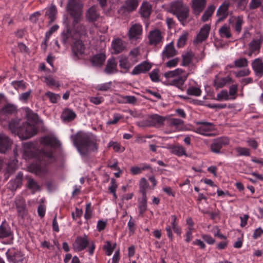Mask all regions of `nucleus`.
Instances as JSON below:
<instances>
[{"instance_id": "obj_19", "label": "nucleus", "mask_w": 263, "mask_h": 263, "mask_svg": "<svg viewBox=\"0 0 263 263\" xmlns=\"http://www.w3.org/2000/svg\"><path fill=\"white\" fill-rule=\"evenodd\" d=\"M178 53L177 51L176 50L173 42H171L166 45L162 52V57L164 58L169 59L176 55Z\"/></svg>"}, {"instance_id": "obj_46", "label": "nucleus", "mask_w": 263, "mask_h": 263, "mask_svg": "<svg viewBox=\"0 0 263 263\" xmlns=\"http://www.w3.org/2000/svg\"><path fill=\"white\" fill-rule=\"evenodd\" d=\"M188 35L189 34L187 32H184L179 37L177 41V47L181 48L183 47L185 45Z\"/></svg>"}, {"instance_id": "obj_26", "label": "nucleus", "mask_w": 263, "mask_h": 263, "mask_svg": "<svg viewBox=\"0 0 263 263\" xmlns=\"http://www.w3.org/2000/svg\"><path fill=\"white\" fill-rule=\"evenodd\" d=\"M186 77L179 76V77H177V78L172 80H167L166 84L176 86L180 89L183 90V89L182 87L184 85L185 81L186 80Z\"/></svg>"}, {"instance_id": "obj_36", "label": "nucleus", "mask_w": 263, "mask_h": 263, "mask_svg": "<svg viewBox=\"0 0 263 263\" xmlns=\"http://www.w3.org/2000/svg\"><path fill=\"white\" fill-rule=\"evenodd\" d=\"M183 72V70L180 68H177L173 71H169L164 73V76L168 79V80H171V79H174L180 76Z\"/></svg>"}, {"instance_id": "obj_40", "label": "nucleus", "mask_w": 263, "mask_h": 263, "mask_svg": "<svg viewBox=\"0 0 263 263\" xmlns=\"http://www.w3.org/2000/svg\"><path fill=\"white\" fill-rule=\"evenodd\" d=\"M219 33L221 37L229 39L231 37L230 28L226 25L222 26L219 30Z\"/></svg>"}, {"instance_id": "obj_41", "label": "nucleus", "mask_w": 263, "mask_h": 263, "mask_svg": "<svg viewBox=\"0 0 263 263\" xmlns=\"http://www.w3.org/2000/svg\"><path fill=\"white\" fill-rule=\"evenodd\" d=\"M76 33H78L80 36H85L87 34L86 27L83 24H79L74 26L72 25Z\"/></svg>"}, {"instance_id": "obj_39", "label": "nucleus", "mask_w": 263, "mask_h": 263, "mask_svg": "<svg viewBox=\"0 0 263 263\" xmlns=\"http://www.w3.org/2000/svg\"><path fill=\"white\" fill-rule=\"evenodd\" d=\"M194 54L192 52H187L182 55V61L181 65L183 66H188L192 61Z\"/></svg>"}, {"instance_id": "obj_1", "label": "nucleus", "mask_w": 263, "mask_h": 263, "mask_svg": "<svg viewBox=\"0 0 263 263\" xmlns=\"http://www.w3.org/2000/svg\"><path fill=\"white\" fill-rule=\"evenodd\" d=\"M71 138L74 145L82 155H86L89 151H96L98 149L96 141L87 135L77 134Z\"/></svg>"}, {"instance_id": "obj_28", "label": "nucleus", "mask_w": 263, "mask_h": 263, "mask_svg": "<svg viewBox=\"0 0 263 263\" xmlns=\"http://www.w3.org/2000/svg\"><path fill=\"white\" fill-rule=\"evenodd\" d=\"M40 142L44 145L53 147H58L60 145L59 141L57 139L50 136H46L42 137Z\"/></svg>"}, {"instance_id": "obj_4", "label": "nucleus", "mask_w": 263, "mask_h": 263, "mask_svg": "<svg viewBox=\"0 0 263 263\" xmlns=\"http://www.w3.org/2000/svg\"><path fill=\"white\" fill-rule=\"evenodd\" d=\"M37 131L34 125L26 122L20 125L17 134L21 139L25 140L34 136Z\"/></svg>"}, {"instance_id": "obj_6", "label": "nucleus", "mask_w": 263, "mask_h": 263, "mask_svg": "<svg viewBox=\"0 0 263 263\" xmlns=\"http://www.w3.org/2000/svg\"><path fill=\"white\" fill-rule=\"evenodd\" d=\"M85 16L89 23H95L101 17L100 11L98 6L93 5L89 8L85 12Z\"/></svg>"}, {"instance_id": "obj_31", "label": "nucleus", "mask_w": 263, "mask_h": 263, "mask_svg": "<svg viewBox=\"0 0 263 263\" xmlns=\"http://www.w3.org/2000/svg\"><path fill=\"white\" fill-rule=\"evenodd\" d=\"M214 86L217 88H222L226 85L232 82V79L229 77H227L223 78H216L214 80Z\"/></svg>"}, {"instance_id": "obj_64", "label": "nucleus", "mask_w": 263, "mask_h": 263, "mask_svg": "<svg viewBox=\"0 0 263 263\" xmlns=\"http://www.w3.org/2000/svg\"><path fill=\"white\" fill-rule=\"evenodd\" d=\"M111 82L102 84L97 86V89L100 91H107L110 88Z\"/></svg>"}, {"instance_id": "obj_52", "label": "nucleus", "mask_w": 263, "mask_h": 263, "mask_svg": "<svg viewBox=\"0 0 263 263\" xmlns=\"http://www.w3.org/2000/svg\"><path fill=\"white\" fill-rule=\"evenodd\" d=\"M39 117L36 114L32 112H27V120L32 125L36 123L38 121Z\"/></svg>"}, {"instance_id": "obj_33", "label": "nucleus", "mask_w": 263, "mask_h": 263, "mask_svg": "<svg viewBox=\"0 0 263 263\" xmlns=\"http://www.w3.org/2000/svg\"><path fill=\"white\" fill-rule=\"evenodd\" d=\"M140 13L143 17H149L151 13V6L147 2H144L141 6Z\"/></svg>"}, {"instance_id": "obj_23", "label": "nucleus", "mask_w": 263, "mask_h": 263, "mask_svg": "<svg viewBox=\"0 0 263 263\" xmlns=\"http://www.w3.org/2000/svg\"><path fill=\"white\" fill-rule=\"evenodd\" d=\"M8 259L13 263H18L23 260V255L18 251L9 250L7 253Z\"/></svg>"}, {"instance_id": "obj_43", "label": "nucleus", "mask_w": 263, "mask_h": 263, "mask_svg": "<svg viewBox=\"0 0 263 263\" xmlns=\"http://www.w3.org/2000/svg\"><path fill=\"white\" fill-rule=\"evenodd\" d=\"M148 186V184L145 178H142L140 182L139 192L142 194V196H146V190Z\"/></svg>"}, {"instance_id": "obj_61", "label": "nucleus", "mask_w": 263, "mask_h": 263, "mask_svg": "<svg viewBox=\"0 0 263 263\" xmlns=\"http://www.w3.org/2000/svg\"><path fill=\"white\" fill-rule=\"evenodd\" d=\"M179 61V59L176 58L167 62L165 63V65L166 67L169 68L175 67L178 64Z\"/></svg>"}, {"instance_id": "obj_24", "label": "nucleus", "mask_w": 263, "mask_h": 263, "mask_svg": "<svg viewBox=\"0 0 263 263\" xmlns=\"http://www.w3.org/2000/svg\"><path fill=\"white\" fill-rule=\"evenodd\" d=\"M210 28V25L209 24L203 25L197 36L196 40L197 42L201 43L208 38Z\"/></svg>"}, {"instance_id": "obj_55", "label": "nucleus", "mask_w": 263, "mask_h": 263, "mask_svg": "<svg viewBox=\"0 0 263 263\" xmlns=\"http://www.w3.org/2000/svg\"><path fill=\"white\" fill-rule=\"evenodd\" d=\"M235 151L239 156H249L250 155L249 149L246 147H237Z\"/></svg>"}, {"instance_id": "obj_7", "label": "nucleus", "mask_w": 263, "mask_h": 263, "mask_svg": "<svg viewBox=\"0 0 263 263\" xmlns=\"http://www.w3.org/2000/svg\"><path fill=\"white\" fill-rule=\"evenodd\" d=\"M17 111L16 106L7 103L0 109V122L7 120L9 116Z\"/></svg>"}, {"instance_id": "obj_27", "label": "nucleus", "mask_w": 263, "mask_h": 263, "mask_svg": "<svg viewBox=\"0 0 263 263\" xmlns=\"http://www.w3.org/2000/svg\"><path fill=\"white\" fill-rule=\"evenodd\" d=\"M106 59V55L105 53H101L93 55L90 59V62L94 66L100 67L105 62Z\"/></svg>"}, {"instance_id": "obj_14", "label": "nucleus", "mask_w": 263, "mask_h": 263, "mask_svg": "<svg viewBox=\"0 0 263 263\" xmlns=\"http://www.w3.org/2000/svg\"><path fill=\"white\" fill-rule=\"evenodd\" d=\"M12 141L6 135L0 134V153H5L11 147Z\"/></svg>"}, {"instance_id": "obj_62", "label": "nucleus", "mask_w": 263, "mask_h": 263, "mask_svg": "<svg viewBox=\"0 0 263 263\" xmlns=\"http://www.w3.org/2000/svg\"><path fill=\"white\" fill-rule=\"evenodd\" d=\"M91 203H88L86 205L85 213L84 217L86 219L88 220L90 218L91 216V210L90 209Z\"/></svg>"}, {"instance_id": "obj_2", "label": "nucleus", "mask_w": 263, "mask_h": 263, "mask_svg": "<svg viewBox=\"0 0 263 263\" xmlns=\"http://www.w3.org/2000/svg\"><path fill=\"white\" fill-rule=\"evenodd\" d=\"M170 12L175 15L182 25H184L189 17V7L184 5L182 2L176 1L171 4Z\"/></svg>"}, {"instance_id": "obj_21", "label": "nucleus", "mask_w": 263, "mask_h": 263, "mask_svg": "<svg viewBox=\"0 0 263 263\" xmlns=\"http://www.w3.org/2000/svg\"><path fill=\"white\" fill-rule=\"evenodd\" d=\"M229 6V3H224L219 7L216 13L217 16L219 17L217 22L222 21L228 16V9Z\"/></svg>"}, {"instance_id": "obj_17", "label": "nucleus", "mask_w": 263, "mask_h": 263, "mask_svg": "<svg viewBox=\"0 0 263 263\" xmlns=\"http://www.w3.org/2000/svg\"><path fill=\"white\" fill-rule=\"evenodd\" d=\"M85 47L83 42L80 40H77L72 46V51L74 57L78 58L82 55L85 51Z\"/></svg>"}, {"instance_id": "obj_56", "label": "nucleus", "mask_w": 263, "mask_h": 263, "mask_svg": "<svg viewBox=\"0 0 263 263\" xmlns=\"http://www.w3.org/2000/svg\"><path fill=\"white\" fill-rule=\"evenodd\" d=\"M159 69H155L149 73V77L152 81L155 82L159 81Z\"/></svg>"}, {"instance_id": "obj_60", "label": "nucleus", "mask_w": 263, "mask_h": 263, "mask_svg": "<svg viewBox=\"0 0 263 263\" xmlns=\"http://www.w3.org/2000/svg\"><path fill=\"white\" fill-rule=\"evenodd\" d=\"M116 244H115L114 247H111V244L110 242L107 241L106 245L104 246V249L106 251V253L107 255H110L113 252L114 247Z\"/></svg>"}, {"instance_id": "obj_44", "label": "nucleus", "mask_w": 263, "mask_h": 263, "mask_svg": "<svg viewBox=\"0 0 263 263\" xmlns=\"http://www.w3.org/2000/svg\"><path fill=\"white\" fill-rule=\"evenodd\" d=\"M139 213L142 214L147 210V197L146 196H142L141 200L139 203Z\"/></svg>"}, {"instance_id": "obj_35", "label": "nucleus", "mask_w": 263, "mask_h": 263, "mask_svg": "<svg viewBox=\"0 0 263 263\" xmlns=\"http://www.w3.org/2000/svg\"><path fill=\"white\" fill-rule=\"evenodd\" d=\"M20 121L21 120L20 119H13L9 122L8 127L9 130L13 134H15L17 133V131L20 126L19 125H20Z\"/></svg>"}, {"instance_id": "obj_63", "label": "nucleus", "mask_w": 263, "mask_h": 263, "mask_svg": "<svg viewBox=\"0 0 263 263\" xmlns=\"http://www.w3.org/2000/svg\"><path fill=\"white\" fill-rule=\"evenodd\" d=\"M31 90H29L25 92L22 93L20 96L19 99L21 101L26 102L30 96Z\"/></svg>"}, {"instance_id": "obj_50", "label": "nucleus", "mask_w": 263, "mask_h": 263, "mask_svg": "<svg viewBox=\"0 0 263 263\" xmlns=\"http://www.w3.org/2000/svg\"><path fill=\"white\" fill-rule=\"evenodd\" d=\"M187 93L189 95L199 96L201 95V89L196 87H190L186 90Z\"/></svg>"}, {"instance_id": "obj_29", "label": "nucleus", "mask_w": 263, "mask_h": 263, "mask_svg": "<svg viewBox=\"0 0 263 263\" xmlns=\"http://www.w3.org/2000/svg\"><path fill=\"white\" fill-rule=\"evenodd\" d=\"M107 74H111L113 72H117V63L116 62L115 58L109 59L107 61L106 67L104 70Z\"/></svg>"}, {"instance_id": "obj_58", "label": "nucleus", "mask_w": 263, "mask_h": 263, "mask_svg": "<svg viewBox=\"0 0 263 263\" xmlns=\"http://www.w3.org/2000/svg\"><path fill=\"white\" fill-rule=\"evenodd\" d=\"M243 23V20L241 17L238 16L237 18L236 22L235 24L234 28L236 32L238 33L240 32L241 30V26Z\"/></svg>"}, {"instance_id": "obj_51", "label": "nucleus", "mask_w": 263, "mask_h": 263, "mask_svg": "<svg viewBox=\"0 0 263 263\" xmlns=\"http://www.w3.org/2000/svg\"><path fill=\"white\" fill-rule=\"evenodd\" d=\"M45 96L49 98L50 102L52 103H56L60 99V96L50 91H48L45 93Z\"/></svg>"}, {"instance_id": "obj_20", "label": "nucleus", "mask_w": 263, "mask_h": 263, "mask_svg": "<svg viewBox=\"0 0 263 263\" xmlns=\"http://www.w3.org/2000/svg\"><path fill=\"white\" fill-rule=\"evenodd\" d=\"M152 67V65L147 61H144L142 63L135 66L132 71L133 75L139 74L141 73H145L149 71Z\"/></svg>"}, {"instance_id": "obj_47", "label": "nucleus", "mask_w": 263, "mask_h": 263, "mask_svg": "<svg viewBox=\"0 0 263 263\" xmlns=\"http://www.w3.org/2000/svg\"><path fill=\"white\" fill-rule=\"evenodd\" d=\"M172 152L178 156L186 155L184 148L182 146H176L173 147Z\"/></svg>"}, {"instance_id": "obj_38", "label": "nucleus", "mask_w": 263, "mask_h": 263, "mask_svg": "<svg viewBox=\"0 0 263 263\" xmlns=\"http://www.w3.org/2000/svg\"><path fill=\"white\" fill-rule=\"evenodd\" d=\"M16 161L13 160L9 162L7 166L6 173L5 174V177L7 179L10 175V173H13L17 169Z\"/></svg>"}, {"instance_id": "obj_25", "label": "nucleus", "mask_w": 263, "mask_h": 263, "mask_svg": "<svg viewBox=\"0 0 263 263\" xmlns=\"http://www.w3.org/2000/svg\"><path fill=\"white\" fill-rule=\"evenodd\" d=\"M142 28L139 24L133 25L128 31V36L130 39H138L142 33Z\"/></svg>"}, {"instance_id": "obj_59", "label": "nucleus", "mask_w": 263, "mask_h": 263, "mask_svg": "<svg viewBox=\"0 0 263 263\" xmlns=\"http://www.w3.org/2000/svg\"><path fill=\"white\" fill-rule=\"evenodd\" d=\"M45 82L47 85L50 86H56L57 87L60 86L59 83L51 77L45 78Z\"/></svg>"}, {"instance_id": "obj_48", "label": "nucleus", "mask_w": 263, "mask_h": 263, "mask_svg": "<svg viewBox=\"0 0 263 263\" xmlns=\"http://www.w3.org/2000/svg\"><path fill=\"white\" fill-rule=\"evenodd\" d=\"M119 63V65L121 68L125 69V71H127L128 70L130 66L126 57L123 56L120 57Z\"/></svg>"}, {"instance_id": "obj_18", "label": "nucleus", "mask_w": 263, "mask_h": 263, "mask_svg": "<svg viewBox=\"0 0 263 263\" xmlns=\"http://www.w3.org/2000/svg\"><path fill=\"white\" fill-rule=\"evenodd\" d=\"M252 67L256 77L261 78L263 76V61L261 59L257 58L253 61Z\"/></svg>"}, {"instance_id": "obj_54", "label": "nucleus", "mask_w": 263, "mask_h": 263, "mask_svg": "<svg viewBox=\"0 0 263 263\" xmlns=\"http://www.w3.org/2000/svg\"><path fill=\"white\" fill-rule=\"evenodd\" d=\"M71 36V31L69 29H67L66 31H64L61 34L62 42L64 44H66L69 41V38Z\"/></svg>"}, {"instance_id": "obj_32", "label": "nucleus", "mask_w": 263, "mask_h": 263, "mask_svg": "<svg viewBox=\"0 0 263 263\" xmlns=\"http://www.w3.org/2000/svg\"><path fill=\"white\" fill-rule=\"evenodd\" d=\"M57 14V9L55 5L52 4L50 8L47 10L45 15L48 16L49 18V24L52 23L56 18Z\"/></svg>"}, {"instance_id": "obj_49", "label": "nucleus", "mask_w": 263, "mask_h": 263, "mask_svg": "<svg viewBox=\"0 0 263 263\" xmlns=\"http://www.w3.org/2000/svg\"><path fill=\"white\" fill-rule=\"evenodd\" d=\"M169 122L171 126H175L177 128H181L184 124V121L180 119L171 118Z\"/></svg>"}, {"instance_id": "obj_15", "label": "nucleus", "mask_w": 263, "mask_h": 263, "mask_svg": "<svg viewBox=\"0 0 263 263\" xmlns=\"http://www.w3.org/2000/svg\"><path fill=\"white\" fill-rule=\"evenodd\" d=\"M149 44L151 45H157L161 42L162 36L161 31L158 29H155L150 31L148 35Z\"/></svg>"}, {"instance_id": "obj_13", "label": "nucleus", "mask_w": 263, "mask_h": 263, "mask_svg": "<svg viewBox=\"0 0 263 263\" xmlns=\"http://www.w3.org/2000/svg\"><path fill=\"white\" fill-rule=\"evenodd\" d=\"M126 43L120 38L115 39L111 42V48L115 54L122 52L126 49Z\"/></svg>"}, {"instance_id": "obj_8", "label": "nucleus", "mask_w": 263, "mask_h": 263, "mask_svg": "<svg viewBox=\"0 0 263 263\" xmlns=\"http://www.w3.org/2000/svg\"><path fill=\"white\" fill-rule=\"evenodd\" d=\"M229 143V139L226 137H221L214 140L211 145L212 152L215 153H219L221 148Z\"/></svg>"}, {"instance_id": "obj_42", "label": "nucleus", "mask_w": 263, "mask_h": 263, "mask_svg": "<svg viewBox=\"0 0 263 263\" xmlns=\"http://www.w3.org/2000/svg\"><path fill=\"white\" fill-rule=\"evenodd\" d=\"M27 187L33 192H35L40 190V186L37 184V182L30 177L28 178Z\"/></svg>"}, {"instance_id": "obj_45", "label": "nucleus", "mask_w": 263, "mask_h": 263, "mask_svg": "<svg viewBox=\"0 0 263 263\" xmlns=\"http://www.w3.org/2000/svg\"><path fill=\"white\" fill-rule=\"evenodd\" d=\"M260 40H253L249 43V48L252 52L259 50L260 48Z\"/></svg>"}, {"instance_id": "obj_10", "label": "nucleus", "mask_w": 263, "mask_h": 263, "mask_svg": "<svg viewBox=\"0 0 263 263\" xmlns=\"http://www.w3.org/2000/svg\"><path fill=\"white\" fill-rule=\"evenodd\" d=\"M88 244V237L85 235L83 237L79 236L77 238L73 245V248L77 251H81L85 249Z\"/></svg>"}, {"instance_id": "obj_11", "label": "nucleus", "mask_w": 263, "mask_h": 263, "mask_svg": "<svg viewBox=\"0 0 263 263\" xmlns=\"http://www.w3.org/2000/svg\"><path fill=\"white\" fill-rule=\"evenodd\" d=\"M39 159L45 164L51 162L53 160V154L51 148H44L41 150Z\"/></svg>"}, {"instance_id": "obj_53", "label": "nucleus", "mask_w": 263, "mask_h": 263, "mask_svg": "<svg viewBox=\"0 0 263 263\" xmlns=\"http://www.w3.org/2000/svg\"><path fill=\"white\" fill-rule=\"evenodd\" d=\"M235 66L237 67H247L248 64V61L245 58H240L235 61Z\"/></svg>"}, {"instance_id": "obj_57", "label": "nucleus", "mask_w": 263, "mask_h": 263, "mask_svg": "<svg viewBox=\"0 0 263 263\" xmlns=\"http://www.w3.org/2000/svg\"><path fill=\"white\" fill-rule=\"evenodd\" d=\"M218 101H221L222 100H228L229 99V95L227 90H222L220 93L217 95V99Z\"/></svg>"}, {"instance_id": "obj_3", "label": "nucleus", "mask_w": 263, "mask_h": 263, "mask_svg": "<svg viewBox=\"0 0 263 263\" xmlns=\"http://www.w3.org/2000/svg\"><path fill=\"white\" fill-rule=\"evenodd\" d=\"M83 4L76 0H69L67 5V10L72 18V25L79 24L82 19Z\"/></svg>"}, {"instance_id": "obj_37", "label": "nucleus", "mask_w": 263, "mask_h": 263, "mask_svg": "<svg viewBox=\"0 0 263 263\" xmlns=\"http://www.w3.org/2000/svg\"><path fill=\"white\" fill-rule=\"evenodd\" d=\"M215 10V7L214 5H211L209 6L202 16L201 20L204 22H206L210 17L212 15Z\"/></svg>"}, {"instance_id": "obj_30", "label": "nucleus", "mask_w": 263, "mask_h": 263, "mask_svg": "<svg viewBox=\"0 0 263 263\" xmlns=\"http://www.w3.org/2000/svg\"><path fill=\"white\" fill-rule=\"evenodd\" d=\"M76 117V114L73 110L67 108L65 109L61 115V118L64 121L70 122L72 121Z\"/></svg>"}, {"instance_id": "obj_12", "label": "nucleus", "mask_w": 263, "mask_h": 263, "mask_svg": "<svg viewBox=\"0 0 263 263\" xmlns=\"http://www.w3.org/2000/svg\"><path fill=\"white\" fill-rule=\"evenodd\" d=\"M23 178V173L21 172H18L15 178L8 182V189L12 191L16 190L17 188L20 187L22 185Z\"/></svg>"}, {"instance_id": "obj_9", "label": "nucleus", "mask_w": 263, "mask_h": 263, "mask_svg": "<svg viewBox=\"0 0 263 263\" xmlns=\"http://www.w3.org/2000/svg\"><path fill=\"white\" fill-rule=\"evenodd\" d=\"M15 204L18 216L24 218L27 214L25 199L22 197H17L15 198Z\"/></svg>"}, {"instance_id": "obj_16", "label": "nucleus", "mask_w": 263, "mask_h": 263, "mask_svg": "<svg viewBox=\"0 0 263 263\" xmlns=\"http://www.w3.org/2000/svg\"><path fill=\"white\" fill-rule=\"evenodd\" d=\"M205 0H192V8L193 13L196 15L198 16L204 10L206 5Z\"/></svg>"}, {"instance_id": "obj_5", "label": "nucleus", "mask_w": 263, "mask_h": 263, "mask_svg": "<svg viewBox=\"0 0 263 263\" xmlns=\"http://www.w3.org/2000/svg\"><path fill=\"white\" fill-rule=\"evenodd\" d=\"M165 118L157 114L152 115L143 121L138 123L140 127L156 126L157 125H163Z\"/></svg>"}, {"instance_id": "obj_22", "label": "nucleus", "mask_w": 263, "mask_h": 263, "mask_svg": "<svg viewBox=\"0 0 263 263\" xmlns=\"http://www.w3.org/2000/svg\"><path fill=\"white\" fill-rule=\"evenodd\" d=\"M13 233L9 226L5 222H3L0 226V239L12 238Z\"/></svg>"}, {"instance_id": "obj_34", "label": "nucleus", "mask_w": 263, "mask_h": 263, "mask_svg": "<svg viewBox=\"0 0 263 263\" xmlns=\"http://www.w3.org/2000/svg\"><path fill=\"white\" fill-rule=\"evenodd\" d=\"M138 6V0H126L123 8L128 12H131L136 9Z\"/></svg>"}]
</instances>
